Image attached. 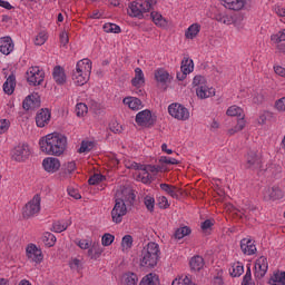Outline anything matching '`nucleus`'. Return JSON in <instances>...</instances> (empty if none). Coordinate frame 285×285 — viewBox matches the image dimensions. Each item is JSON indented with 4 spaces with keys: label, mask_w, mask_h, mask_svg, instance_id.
<instances>
[{
    "label": "nucleus",
    "mask_w": 285,
    "mask_h": 285,
    "mask_svg": "<svg viewBox=\"0 0 285 285\" xmlns=\"http://www.w3.org/2000/svg\"><path fill=\"white\" fill-rule=\"evenodd\" d=\"M159 255H161L159 244L155 242L148 243L147 246H145L141 250L140 266H145L146 268H155L159 262Z\"/></svg>",
    "instance_id": "1"
},
{
    "label": "nucleus",
    "mask_w": 285,
    "mask_h": 285,
    "mask_svg": "<svg viewBox=\"0 0 285 285\" xmlns=\"http://www.w3.org/2000/svg\"><path fill=\"white\" fill-rule=\"evenodd\" d=\"M90 72H92V61L86 58L77 62L76 70L71 75L72 81L76 86H85L90 79Z\"/></svg>",
    "instance_id": "2"
},
{
    "label": "nucleus",
    "mask_w": 285,
    "mask_h": 285,
    "mask_svg": "<svg viewBox=\"0 0 285 285\" xmlns=\"http://www.w3.org/2000/svg\"><path fill=\"white\" fill-rule=\"evenodd\" d=\"M157 4V0L147 1H134L129 3L128 14L129 17H136L137 19H144V12H150L153 6Z\"/></svg>",
    "instance_id": "3"
},
{
    "label": "nucleus",
    "mask_w": 285,
    "mask_h": 285,
    "mask_svg": "<svg viewBox=\"0 0 285 285\" xmlns=\"http://www.w3.org/2000/svg\"><path fill=\"white\" fill-rule=\"evenodd\" d=\"M215 21L218 23H223L224 26H232V23L236 28H242V21H244V14L236 13L234 16H229L226 11L218 10L214 16Z\"/></svg>",
    "instance_id": "4"
},
{
    "label": "nucleus",
    "mask_w": 285,
    "mask_h": 285,
    "mask_svg": "<svg viewBox=\"0 0 285 285\" xmlns=\"http://www.w3.org/2000/svg\"><path fill=\"white\" fill-rule=\"evenodd\" d=\"M226 115H228V117H240V119L237 120V125L228 130L229 135H235V132H239L246 128V120L244 119L246 115H244V109L234 105L227 109Z\"/></svg>",
    "instance_id": "5"
},
{
    "label": "nucleus",
    "mask_w": 285,
    "mask_h": 285,
    "mask_svg": "<svg viewBox=\"0 0 285 285\" xmlns=\"http://www.w3.org/2000/svg\"><path fill=\"white\" fill-rule=\"evenodd\" d=\"M40 210H41V196L37 194L22 208V217L23 219H30V217H35V215H39Z\"/></svg>",
    "instance_id": "6"
},
{
    "label": "nucleus",
    "mask_w": 285,
    "mask_h": 285,
    "mask_svg": "<svg viewBox=\"0 0 285 285\" xmlns=\"http://www.w3.org/2000/svg\"><path fill=\"white\" fill-rule=\"evenodd\" d=\"M136 124L140 128H153L157 124V116H154L149 109H145L136 115Z\"/></svg>",
    "instance_id": "7"
},
{
    "label": "nucleus",
    "mask_w": 285,
    "mask_h": 285,
    "mask_svg": "<svg viewBox=\"0 0 285 285\" xmlns=\"http://www.w3.org/2000/svg\"><path fill=\"white\" fill-rule=\"evenodd\" d=\"M128 213L126 207V202L122 198H116L115 206L111 210V218L114 224H121L124 222V216Z\"/></svg>",
    "instance_id": "8"
},
{
    "label": "nucleus",
    "mask_w": 285,
    "mask_h": 285,
    "mask_svg": "<svg viewBox=\"0 0 285 285\" xmlns=\"http://www.w3.org/2000/svg\"><path fill=\"white\" fill-rule=\"evenodd\" d=\"M246 168L249 170H264V165H262V153L255 149H249L246 157Z\"/></svg>",
    "instance_id": "9"
},
{
    "label": "nucleus",
    "mask_w": 285,
    "mask_h": 285,
    "mask_svg": "<svg viewBox=\"0 0 285 285\" xmlns=\"http://www.w3.org/2000/svg\"><path fill=\"white\" fill-rule=\"evenodd\" d=\"M168 112L174 119H178L179 121H186L190 119V111L184 105L174 102L169 105Z\"/></svg>",
    "instance_id": "10"
},
{
    "label": "nucleus",
    "mask_w": 285,
    "mask_h": 285,
    "mask_svg": "<svg viewBox=\"0 0 285 285\" xmlns=\"http://www.w3.org/2000/svg\"><path fill=\"white\" fill-rule=\"evenodd\" d=\"M46 79V72L39 67H30L27 71V81L29 86H41Z\"/></svg>",
    "instance_id": "11"
},
{
    "label": "nucleus",
    "mask_w": 285,
    "mask_h": 285,
    "mask_svg": "<svg viewBox=\"0 0 285 285\" xmlns=\"http://www.w3.org/2000/svg\"><path fill=\"white\" fill-rule=\"evenodd\" d=\"M30 157V146L19 144L11 150L13 161H26Z\"/></svg>",
    "instance_id": "12"
},
{
    "label": "nucleus",
    "mask_w": 285,
    "mask_h": 285,
    "mask_svg": "<svg viewBox=\"0 0 285 285\" xmlns=\"http://www.w3.org/2000/svg\"><path fill=\"white\" fill-rule=\"evenodd\" d=\"M40 150L45 155H53L60 157L66 151V144H42L40 145Z\"/></svg>",
    "instance_id": "13"
},
{
    "label": "nucleus",
    "mask_w": 285,
    "mask_h": 285,
    "mask_svg": "<svg viewBox=\"0 0 285 285\" xmlns=\"http://www.w3.org/2000/svg\"><path fill=\"white\" fill-rule=\"evenodd\" d=\"M39 144H68V137L61 132H51L40 138Z\"/></svg>",
    "instance_id": "14"
},
{
    "label": "nucleus",
    "mask_w": 285,
    "mask_h": 285,
    "mask_svg": "<svg viewBox=\"0 0 285 285\" xmlns=\"http://www.w3.org/2000/svg\"><path fill=\"white\" fill-rule=\"evenodd\" d=\"M266 273H268V258L261 256L255 263V277L256 279H263Z\"/></svg>",
    "instance_id": "15"
},
{
    "label": "nucleus",
    "mask_w": 285,
    "mask_h": 285,
    "mask_svg": "<svg viewBox=\"0 0 285 285\" xmlns=\"http://www.w3.org/2000/svg\"><path fill=\"white\" fill-rule=\"evenodd\" d=\"M23 110H37L41 108V97L39 94L29 95L22 102Z\"/></svg>",
    "instance_id": "16"
},
{
    "label": "nucleus",
    "mask_w": 285,
    "mask_h": 285,
    "mask_svg": "<svg viewBox=\"0 0 285 285\" xmlns=\"http://www.w3.org/2000/svg\"><path fill=\"white\" fill-rule=\"evenodd\" d=\"M160 190H164V193H167V195L173 197V199H181V197H184L186 193L184 189L166 183L160 184Z\"/></svg>",
    "instance_id": "17"
},
{
    "label": "nucleus",
    "mask_w": 285,
    "mask_h": 285,
    "mask_svg": "<svg viewBox=\"0 0 285 285\" xmlns=\"http://www.w3.org/2000/svg\"><path fill=\"white\" fill-rule=\"evenodd\" d=\"M27 257L28 259H31V262H36V264H41L43 261V254L41 253V249L37 247L35 244H30L26 248Z\"/></svg>",
    "instance_id": "18"
},
{
    "label": "nucleus",
    "mask_w": 285,
    "mask_h": 285,
    "mask_svg": "<svg viewBox=\"0 0 285 285\" xmlns=\"http://www.w3.org/2000/svg\"><path fill=\"white\" fill-rule=\"evenodd\" d=\"M42 168L46 173L55 174L61 168V161L58 158L47 157L42 160Z\"/></svg>",
    "instance_id": "19"
},
{
    "label": "nucleus",
    "mask_w": 285,
    "mask_h": 285,
    "mask_svg": "<svg viewBox=\"0 0 285 285\" xmlns=\"http://www.w3.org/2000/svg\"><path fill=\"white\" fill-rule=\"evenodd\" d=\"M50 118H51L50 109L48 108L40 109L36 115V124L38 128H46V126L50 124Z\"/></svg>",
    "instance_id": "20"
},
{
    "label": "nucleus",
    "mask_w": 285,
    "mask_h": 285,
    "mask_svg": "<svg viewBox=\"0 0 285 285\" xmlns=\"http://www.w3.org/2000/svg\"><path fill=\"white\" fill-rule=\"evenodd\" d=\"M155 79L158 82V87L161 88V90L166 91L168 90V79H170V73L166 71L165 69H158L155 71Z\"/></svg>",
    "instance_id": "21"
},
{
    "label": "nucleus",
    "mask_w": 285,
    "mask_h": 285,
    "mask_svg": "<svg viewBox=\"0 0 285 285\" xmlns=\"http://www.w3.org/2000/svg\"><path fill=\"white\" fill-rule=\"evenodd\" d=\"M240 249H242V253H244V255H255V253H257L255 240L250 238H243L240 240Z\"/></svg>",
    "instance_id": "22"
},
{
    "label": "nucleus",
    "mask_w": 285,
    "mask_h": 285,
    "mask_svg": "<svg viewBox=\"0 0 285 285\" xmlns=\"http://www.w3.org/2000/svg\"><path fill=\"white\" fill-rule=\"evenodd\" d=\"M220 3L227 10L239 11L246 6V0H220Z\"/></svg>",
    "instance_id": "23"
},
{
    "label": "nucleus",
    "mask_w": 285,
    "mask_h": 285,
    "mask_svg": "<svg viewBox=\"0 0 285 285\" xmlns=\"http://www.w3.org/2000/svg\"><path fill=\"white\" fill-rule=\"evenodd\" d=\"M53 80L58 86H63L66 83V70L61 66H56L52 71Z\"/></svg>",
    "instance_id": "24"
},
{
    "label": "nucleus",
    "mask_w": 285,
    "mask_h": 285,
    "mask_svg": "<svg viewBox=\"0 0 285 285\" xmlns=\"http://www.w3.org/2000/svg\"><path fill=\"white\" fill-rule=\"evenodd\" d=\"M14 50V43L12 42V38L4 37L0 39V52L2 55H10Z\"/></svg>",
    "instance_id": "25"
},
{
    "label": "nucleus",
    "mask_w": 285,
    "mask_h": 285,
    "mask_svg": "<svg viewBox=\"0 0 285 285\" xmlns=\"http://www.w3.org/2000/svg\"><path fill=\"white\" fill-rule=\"evenodd\" d=\"M14 88H17V76L11 72L3 83V91L6 95H12L14 92Z\"/></svg>",
    "instance_id": "26"
},
{
    "label": "nucleus",
    "mask_w": 285,
    "mask_h": 285,
    "mask_svg": "<svg viewBox=\"0 0 285 285\" xmlns=\"http://www.w3.org/2000/svg\"><path fill=\"white\" fill-rule=\"evenodd\" d=\"M196 95L199 99H208V97H215V89L203 85L196 88Z\"/></svg>",
    "instance_id": "27"
},
{
    "label": "nucleus",
    "mask_w": 285,
    "mask_h": 285,
    "mask_svg": "<svg viewBox=\"0 0 285 285\" xmlns=\"http://www.w3.org/2000/svg\"><path fill=\"white\" fill-rule=\"evenodd\" d=\"M144 83H146V78L144 77V71L141 68L138 67L135 69V77L131 79V85L135 88H141Z\"/></svg>",
    "instance_id": "28"
},
{
    "label": "nucleus",
    "mask_w": 285,
    "mask_h": 285,
    "mask_svg": "<svg viewBox=\"0 0 285 285\" xmlns=\"http://www.w3.org/2000/svg\"><path fill=\"white\" fill-rule=\"evenodd\" d=\"M239 213L242 218H246L248 220L255 219V217L257 216V207L253 205H246L245 207L242 208Z\"/></svg>",
    "instance_id": "29"
},
{
    "label": "nucleus",
    "mask_w": 285,
    "mask_h": 285,
    "mask_svg": "<svg viewBox=\"0 0 285 285\" xmlns=\"http://www.w3.org/2000/svg\"><path fill=\"white\" fill-rule=\"evenodd\" d=\"M205 264L206 263L204 262V257H202L199 255L191 257L189 261V266H190L191 271H194L195 273H199V271H202V268H204Z\"/></svg>",
    "instance_id": "30"
},
{
    "label": "nucleus",
    "mask_w": 285,
    "mask_h": 285,
    "mask_svg": "<svg viewBox=\"0 0 285 285\" xmlns=\"http://www.w3.org/2000/svg\"><path fill=\"white\" fill-rule=\"evenodd\" d=\"M122 102L128 106L130 110H141V99L137 97H126Z\"/></svg>",
    "instance_id": "31"
},
{
    "label": "nucleus",
    "mask_w": 285,
    "mask_h": 285,
    "mask_svg": "<svg viewBox=\"0 0 285 285\" xmlns=\"http://www.w3.org/2000/svg\"><path fill=\"white\" fill-rule=\"evenodd\" d=\"M268 284L271 285H285V272H275L269 281H268Z\"/></svg>",
    "instance_id": "32"
},
{
    "label": "nucleus",
    "mask_w": 285,
    "mask_h": 285,
    "mask_svg": "<svg viewBox=\"0 0 285 285\" xmlns=\"http://www.w3.org/2000/svg\"><path fill=\"white\" fill-rule=\"evenodd\" d=\"M139 285H159V276L157 274L149 273L142 277Z\"/></svg>",
    "instance_id": "33"
},
{
    "label": "nucleus",
    "mask_w": 285,
    "mask_h": 285,
    "mask_svg": "<svg viewBox=\"0 0 285 285\" xmlns=\"http://www.w3.org/2000/svg\"><path fill=\"white\" fill-rule=\"evenodd\" d=\"M139 277L132 272L125 273L122 275V285H137Z\"/></svg>",
    "instance_id": "34"
},
{
    "label": "nucleus",
    "mask_w": 285,
    "mask_h": 285,
    "mask_svg": "<svg viewBox=\"0 0 285 285\" xmlns=\"http://www.w3.org/2000/svg\"><path fill=\"white\" fill-rule=\"evenodd\" d=\"M42 243L45 244V246H47V248H52V246L57 244V236H55V234L50 232H47L42 236Z\"/></svg>",
    "instance_id": "35"
},
{
    "label": "nucleus",
    "mask_w": 285,
    "mask_h": 285,
    "mask_svg": "<svg viewBox=\"0 0 285 285\" xmlns=\"http://www.w3.org/2000/svg\"><path fill=\"white\" fill-rule=\"evenodd\" d=\"M202 27L197 23L189 26V28L185 32L186 39H195L199 35Z\"/></svg>",
    "instance_id": "36"
},
{
    "label": "nucleus",
    "mask_w": 285,
    "mask_h": 285,
    "mask_svg": "<svg viewBox=\"0 0 285 285\" xmlns=\"http://www.w3.org/2000/svg\"><path fill=\"white\" fill-rule=\"evenodd\" d=\"M266 195H268L269 199H273L274 202L284 197V193L279 187H272L267 189Z\"/></svg>",
    "instance_id": "37"
},
{
    "label": "nucleus",
    "mask_w": 285,
    "mask_h": 285,
    "mask_svg": "<svg viewBox=\"0 0 285 285\" xmlns=\"http://www.w3.org/2000/svg\"><path fill=\"white\" fill-rule=\"evenodd\" d=\"M150 17L156 26H159L160 28H164L168 22L165 20L164 16H161L159 12L153 11L150 13Z\"/></svg>",
    "instance_id": "38"
},
{
    "label": "nucleus",
    "mask_w": 285,
    "mask_h": 285,
    "mask_svg": "<svg viewBox=\"0 0 285 285\" xmlns=\"http://www.w3.org/2000/svg\"><path fill=\"white\" fill-rule=\"evenodd\" d=\"M104 249H101L99 245H94L91 248L88 249V257H90V259H99Z\"/></svg>",
    "instance_id": "39"
},
{
    "label": "nucleus",
    "mask_w": 285,
    "mask_h": 285,
    "mask_svg": "<svg viewBox=\"0 0 285 285\" xmlns=\"http://www.w3.org/2000/svg\"><path fill=\"white\" fill-rule=\"evenodd\" d=\"M190 233H193L190 227H188V226L180 227V228L176 229L174 237H175V239H184V237L190 235Z\"/></svg>",
    "instance_id": "40"
},
{
    "label": "nucleus",
    "mask_w": 285,
    "mask_h": 285,
    "mask_svg": "<svg viewBox=\"0 0 285 285\" xmlns=\"http://www.w3.org/2000/svg\"><path fill=\"white\" fill-rule=\"evenodd\" d=\"M159 164H161V166H178L179 160L175 159V158H170L168 156H160L158 159Z\"/></svg>",
    "instance_id": "41"
},
{
    "label": "nucleus",
    "mask_w": 285,
    "mask_h": 285,
    "mask_svg": "<svg viewBox=\"0 0 285 285\" xmlns=\"http://www.w3.org/2000/svg\"><path fill=\"white\" fill-rule=\"evenodd\" d=\"M68 226H69L68 223L58 220V222L53 223L51 230H53V233H63V230L68 229Z\"/></svg>",
    "instance_id": "42"
},
{
    "label": "nucleus",
    "mask_w": 285,
    "mask_h": 285,
    "mask_svg": "<svg viewBox=\"0 0 285 285\" xmlns=\"http://www.w3.org/2000/svg\"><path fill=\"white\" fill-rule=\"evenodd\" d=\"M232 277H242L244 275V265L237 263L233 265L232 272L229 271Z\"/></svg>",
    "instance_id": "43"
},
{
    "label": "nucleus",
    "mask_w": 285,
    "mask_h": 285,
    "mask_svg": "<svg viewBox=\"0 0 285 285\" xmlns=\"http://www.w3.org/2000/svg\"><path fill=\"white\" fill-rule=\"evenodd\" d=\"M189 70V73L193 72V70H195V63L193 62L191 59L189 58H184L181 61V66H180V70Z\"/></svg>",
    "instance_id": "44"
},
{
    "label": "nucleus",
    "mask_w": 285,
    "mask_h": 285,
    "mask_svg": "<svg viewBox=\"0 0 285 285\" xmlns=\"http://www.w3.org/2000/svg\"><path fill=\"white\" fill-rule=\"evenodd\" d=\"M63 168H65V171L62 173L63 177H66V175H72V173L77 170V163L69 161L63 165Z\"/></svg>",
    "instance_id": "45"
},
{
    "label": "nucleus",
    "mask_w": 285,
    "mask_h": 285,
    "mask_svg": "<svg viewBox=\"0 0 285 285\" xmlns=\"http://www.w3.org/2000/svg\"><path fill=\"white\" fill-rule=\"evenodd\" d=\"M104 179H106V176L101 175V174H95L92 175L89 179H88V184L90 186H97V184H99L100 181H104Z\"/></svg>",
    "instance_id": "46"
},
{
    "label": "nucleus",
    "mask_w": 285,
    "mask_h": 285,
    "mask_svg": "<svg viewBox=\"0 0 285 285\" xmlns=\"http://www.w3.org/2000/svg\"><path fill=\"white\" fill-rule=\"evenodd\" d=\"M87 114H88V106H86V104L83 102L77 104L76 106L77 117H83Z\"/></svg>",
    "instance_id": "47"
},
{
    "label": "nucleus",
    "mask_w": 285,
    "mask_h": 285,
    "mask_svg": "<svg viewBox=\"0 0 285 285\" xmlns=\"http://www.w3.org/2000/svg\"><path fill=\"white\" fill-rule=\"evenodd\" d=\"M144 204L149 213H155V199L151 196H146Z\"/></svg>",
    "instance_id": "48"
},
{
    "label": "nucleus",
    "mask_w": 285,
    "mask_h": 285,
    "mask_svg": "<svg viewBox=\"0 0 285 285\" xmlns=\"http://www.w3.org/2000/svg\"><path fill=\"white\" fill-rule=\"evenodd\" d=\"M215 226V220L213 219H206L202 223L200 228L203 233H208V230H212V228Z\"/></svg>",
    "instance_id": "49"
},
{
    "label": "nucleus",
    "mask_w": 285,
    "mask_h": 285,
    "mask_svg": "<svg viewBox=\"0 0 285 285\" xmlns=\"http://www.w3.org/2000/svg\"><path fill=\"white\" fill-rule=\"evenodd\" d=\"M48 41V33L46 32H40L35 40L36 46H43Z\"/></svg>",
    "instance_id": "50"
},
{
    "label": "nucleus",
    "mask_w": 285,
    "mask_h": 285,
    "mask_svg": "<svg viewBox=\"0 0 285 285\" xmlns=\"http://www.w3.org/2000/svg\"><path fill=\"white\" fill-rule=\"evenodd\" d=\"M164 170V166L159 165H147L145 166V173H161Z\"/></svg>",
    "instance_id": "51"
},
{
    "label": "nucleus",
    "mask_w": 285,
    "mask_h": 285,
    "mask_svg": "<svg viewBox=\"0 0 285 285\" xmlns=\"http://www.w3.org/2000/svg\"><path fill=\"white\" fill-rule=\"evenodd\" d=\"M92 148H95V144H81L80 148L78 149V153L88 155V153H90V150H92Z\"/></svg>",
    "instance_id": "52"
},
{
    "label": "nucleus",
    "mask_w": 285,
    "mask_h": 285,
    "mask_svg": "<svg viewBox=\"0 0 285 285\" xmlns=\"http://www.w3.org/2000/svg\"><path fill=\"white\" fill-rule=\"evenodd\" d=\"M121 246L124 248H132V236L131 235H125L122 237Z\"/></svg>",
    "instance_id": "53"
},
{
    "label": "nucleus",
    "mask_w": 285,
    "mask_h": 285,
    "mask_svg": "<svg viewBox=\"0 0 285 285\" xmlns=\"http://www.w3.org/2000/svg\"><path fill=\"white\" fill-rule=\"evenodd\" d=\"M158 206L166 210V208H170V204L168 203V198L166 196L158 197Z\"/></svg>",
    "instance_id": "54"
},
{
    "label": "nucleus",
    "mask_w": 285,
    "mask_h": 285,
    "mask_svg": "<svg viewBox=\"0 0 285 285\" xmlns=\"http://www.w3.org/2000/svg\"><path fill=\"white\" fill-rule=\"evenodd\" d=\"M112 242H115V235L107 233L102 236V246H110Z\"/></svg>",
    "instance_id": "55"
},
{
    "label": "nucleus",
    "mask_w": 285,
    "mask_h": 285,
    "mask_svg": "<svg viewBox=\"0 0 285 285\" xmlns=\"http://www.w3.org/2000/svg\"><path fill=\"white\" fill-rule=\"evenodd\" d=\"M190 278L188 276H185L184 278H175L171 283V285H189Z\"/></svg>",
    "instance_id": "56"
},
{
    "label": "nucleus",
    "mask_w": 285,
    "mask_h": 285,
    "mask_svg": "<svg viewBox=\"0 0 285 285\" xmlns=\"http://www.w3.org/2000/svg\"><path fill=\"white\" fill-rule=\"evenodd\" d=\"M8 128H10V120L2 119L0 120V135L7 132Z\"/></svg>",
    "instance_id": "57"
},
{
    "label": "nucleus",
    "mask_w": 285,
    "mask_h": 285,
    "mask_svg": "<svg viewBox=\"0 0 285 285\" xmlns=\"http://www.w3.org/2000/svg\"><path fill=\"white\" fill-rule=\"evenodd\" d=\"M188 75H190V70L180 69V71L177 72L176 77H177L178 81H184V79H186V77H188Z\"/></svg>",
    "instance_id": "58"
},
{
    "label": "nucleus",
    "mask_w": 285,
    "mask_h": 285,
    "mask_svg": "<svg viewBox=\"0 0 285 285\" xmlns=\"http://www.w3.org/2000/svg\"><path fill=\"white\" fill-rule=\"evenodd\" d=\"M275 108L278 109L281 112L285 111V97L276 100Z\"/></svg>",
    "instance_id": "59"
},
{
    "label": "nucleus",
    "mask_w": 285,
    "mask_h": 285,
    "mask_svg": "<svg viewBox=\"0 0 285 285\" xmlns=\"http://www.w3.org/2000/svg\"><path fill=\"white\" fill-rule=\"evenodd\" d=\"M193 83L194 86H197V88H199V86H205L204 83H206V78L203 76H196L194 77Z\"/></svg>",
    "instance_id": "60"
},
{
    "label": "nucleus",
    "mask_w": 285,
    "mask_h": 285,
    "mask_svg": "<svg viewBox=\"0 0 285 285\" xmlns=\"http://www.w3.org/2000/svg\"><path fill=\"white\" fill-rule=\"evenodd\" d=\"M68 195L73 199H81V194H79V190L75 188H68Z\"/></svg>",
    "instance_id": "61"
},
{
    "label": "nucleus",
    "mask_w": 285,
    "mask_h": 285,
    "mask_svg": "<svg viewBox=\"0 0 285 285\" xmlns=\"http://www.w3.org/2000/svg\"><path fill=\"white\" fill-rule=\"evenodd\" d=\"M213 285H224V278H222V272L217 274V276L213 279Z\"/></svg>",
    "instance_id": "62"
},
{
    "label": "nucleus",
    "mask_w": 285,
    "mask_h": 285,
    "mask_svg": "<svg viewBox=\"0 0 285 285\" xmlns=\"http://www.w3.org/2000/svg\"><path fill=\"white\" fill-rule=\"evenodd\" d=\"M110 130L111 132H121L122 127L121 125H119V122H114L112 125H110Z\"/></svg>",
    "instance_id": "63"
},
{
    "label": "nucleus",
    "mask_w": 285,
    "mask_h": 285,
    "mask_svg": "<svg viewBox=\"0 0 285 285\" xmlns=\"http://www.w3.org/2000/svg\"><path fill=\"white\" fill-rule=\"evenodd\" d=\"M242 285H255V282H253V277L246 278V276H244Z\"/></svg>",
    "instance_id": "64"
}]
</instances>
